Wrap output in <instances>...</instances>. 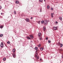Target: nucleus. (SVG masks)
<instances>
[{
    "label": "nucleus",
    "instance_id": "obj_36",
    "mask_svg": "<svg viewBox=\"0 0 63 63\" xmlns=\"http://www.w3.org/2000/svg\"><path fill=\"white\" fill-rule=\"evenodd\" d=\"M40 12H42V10H40Z\"/></svg>",
    "mask_w": 63,
    "mask_h": 63
},
{
    "label": "nucleus",
    "instance_id": "obj_7",
    "mask_svg": "<svg viewBox=\"0 0 63 63\" xmlns=\"http://www.w3.org/2000/svg\"><path fill=\"white\" fill-rule=\"evenodd\" d=\"M57 28L55 27H53V29L54 30H56Z\"/></svg>",
    "mask_w": 63,
    "mask_h": 63
},
{
    "label": "nucleus",
    "instance_id": "obj_22",
    "mask_svg": "<svg viewBox=\"0 0 63 63\" xmlns=\"http://www.w3.org/2000/svg\"><path fill=\"white\" fill-rule=\"evenodd\" d=\"M14 14H15V15H16V11H14Z\"/></svg>",
    "mask_w": 63,
    "mask_h": 63
},
{
    "label": "nucleus",
    "instance_id": "obj_34",
    "mask_svg": "<svg viewBox=\"0 0 63 63\" xmlns=\"http://www.w3.org/2000/svg\"><path fill=\"white\" fill-rule=\"evenodd\" d=\"M56 23H58V22L57 21L56 22Z\"/></svg>",
    "mask_w": 63,
    "mask_h": 63
},
{
    "label": "nucleus",
    "instance_id": "obj_37",
    "mask_svg": "<svg viewBox=\"0 0 63 63\" xmlns=\"http://www.w3.org/2000/svg\"><path fill=\"white\" fill-rule=\"evenodd\" d=\"M1 15H3V13H1Z\"/></svg>",
    "mask_w": 63,
    "mask_h": 63
},
{
    "label": "nucleus",
    "instance_id": "obj_23",
    "mask_svg": "<svg viewBox=\"0 0 63 63\" xmlns=\"http://www.w3.org/2000/svg\"><path fill=\"white\" fill-rule=\"evenodd\" d=\"M7 44H10V41H8L7 42Z\"/></svg>",
    "mask_w": 63,
    "mask_h": 63
},
{
    "label": "nucleus",
    "instance_id": "obj_18",
    "mask_svg": "<svg viewBox=\"0 0 63 63\" xmlns=\"http://www.w3.org/2000/svg\"><path fill=\"white\" fill-rule=\"evenodd\" d=\"M41 46V44H39L38 46V47H40Z\"/></svg>",
    "mask_w": 63,
    "mask_h": 63
},
{
    "label": "nucleus",
    "instance_id": "obj_17",
    "mask_svg": "<svg viewBox=\"0 0 63 63\" xmlns=\"http://www.w3.org/2000/svg\"><path fill=\"white\" fill-rule=\"evenodd\" d=\"M15 49H13V52H15Z\"/></svg>",
    "mask_w": 63,
    "mask_h": 63
},
{
    "label": "nucleus",
    "instance_id": "obj_21",
    "mask_svg": "<svg viewBox=\"0 0 63 63\" xmlns=\"http://www.w3.org/2000/svg\"><path fill=\"white\" fill-rule=\"evenodd\" d=\"M6 59V58H4L3 59V60L4 61H5V60Z\"/></svg>",
    "mask_w": 63,
    "mask_h": 63
},
{
    "label": "nucleus",
    "instance_id": "obj_26",
    "mask_svg": "<svg viewBox=\"0 0 63 63\" xmlns=\"http://www.w3.org/2000/svg\"><path fill=\"white\" fill-rule=\"evenodd\" d=\"M35 49H36V50L37 49H38V47H35Z\"/></svg>",
    "mask_w": 63,
    "mask_h": 63
},
{
    "label": "nucleus",
    "instance_id": "obj_12",
    "mask_svg": "<svg viewBox=\"0 0 63 63\" xmlns=\"http://www.w3.org/2000/svg\"><path fill=\"white\" fill-rule=\"evenodd\" d=\"M59 19H60V20H62V18L61 17H59Z\"/></svg>",
    "mask_w": 63,
    "mask_h": 63
},
{
    "label": "nucleus",
    "instance_id": "obj_39",
    "mask_svg": "<svg viewBox=\"0 0 63 63\" xmlns=\"http://www.w3.org/2000/svg\"><path fill=\"white\" fill-rule=\"evenodd\" d=\"M40 60L41 61V60H42V59H40Z\"/></svg>",
    "mask_w": 63,
    "mask_h": 63
},
{
    "label": "nucleus",
    "instance_id": "obj_19",
    "mask_svg": "<svg viewBox=\"0 0 63 63\" xmlns=\"http://www.w3.org/2000/svg\"><path fill=\"white\" fill-rule=\"evenodd\" d=\"M3 28V26H0V28Z\"/></svg>",
    "mask_w": 63,
    "mask_h": 63
},
{
    "label": "nucleus",
    "instance_id": "obj_9",
    "mask_svg": "<svg viewBox=\"0 0 63 63\" xmlns=\"http://www.w3.org/2000/svg\"><path fill=\"white\" fill-rule=\"evenodd\" d=\"M30 36L31 37V38H32V39H33V36L32 35H30Z\"/></svg>",
    "mask_w": 63,
    "mask_h": 63
},
{
    "label": "nucleus",
    "instance_id": "obj_41",
    "mask_svg": "<svg viewBox=\"0 0 63 63\" xmlns=\"http://www.w3.org/2000/svg\"><path fill=\"white\" fill-rule=\"evenodd\" d=\"M0 1H1V0H0Z\"/></svg>",
    "mask_w": 63,
    "mask_h": 63
},
{
    "label": "nucleus",
    "instance_id": "obj_33",
    "mask_svg": "<svg viewBox=\"0 0 63 63\" xmlns=\"http://www.w3.org/2000/svg\"><path fill=\"white\" fill-rule=\"evenodd\" d=\"M2 9V6H0V9Z\"/></svg>",
    "mask_w": 63,
    "mask_h": 63
},
{
    "label": "nucleus",
    "instance_id": "obj_28",
    "mask_svg": "<svg viewBox=\"0 0 63 63\" xmlns=\"http://www.w3.org/2000/svg\"><path fill=\"white\" fill-rule=\"evenodd\" d=\"M39 39L40 40H41L42 39V37H40L39 38Z\"/></svg>",
    "mask_w": 63,
    "mask_h": 63
},
{
    "label": "nucleus",
    "instance_id": "obj_4",
    "mask_svg": "<svg viewBox=\"0 0 63 63\" xmlns=\"http://www.w3.org/2000/svg\"><path fill=\"white\" fill-rule=\"evenodd\" d=\"M25 20L27 22H29V19L28 18H27L26 19H25Z\"/></svg>",
    "mask_w": 63,
    "mask_h": 63
},
{
    "label": "nucleus",
    "instance_id": "obj_15",
    "mask_svg": "<svg viewBox=\"0 0 63 63\" xmlns=\"http://www.w3.org/2000/svg\"><path fill=\"white\" fill-rule=\"evenodd\" d=\"M44 21H43V20L41 22V23H42V24L44 23H45Z\"/></svg>",
    "mask_w": 63,
    "mask_h": 63
},
{
    "label": "nucleus",
    "instance_id": "obj_29",
    "mask_svg": "<svg viewBox=\"0 0 63 63\" xmlns=\"http://www.w3.org/2000/svg\"><path fill=\"white\" fill-rule=\"evenodd\" d=\"M51 10H53V8H51Z\"/></svg>",
    "mask_w": 63,
    "mask_h": 63
},
{
    "label": "nucleus",
    "instance_id": "obj_42",
    "mask_svg": "<svg viewBox=\"0 0 63 63\" xmlns=\"http://www.w3.org/2000/svg\"><path fill=\"white\" fill-rule=\"evenodd\" d=\"M44 0L45 1V0Z\"/></svg>",
    "mask_w": 63,
    "mask_h": 63
},
{
    "label": "nucleus",
    "instance_id": "obj_43",
    "mask_svg": "<svg viewBox=\"0 0 63 63\" xmlns=\"http://www.w3.org/2000/svg\"><path fill=\"white\" fill-rule=\"evenodd\" d=\"M1 63V62H0V63Z\"/></svg>",
    "mask_w": 63,
    "mask_h": 63
},
{
    "label": "nucleus",
    "instance_id": "obj_25",
    "mask_svg": "<svg viewBox=\"0 0 63 63\" xmlns=\"http://www.w3.org/2000/svg\"><path fill=\"white\" fill-rule=\"evenodd\" d=\"M3 36V34H1L0 35V37H2Z\"/></svg>",
    "mask_w": 63,
    "mask_h": 63
},
{
    "label": "nucleus",
    "instance_id": "obj_27",
    "mask_svg": "<svg viewBox=\"0 0 63 63\" xmlns=\"http://www.w3.org/2000/svg\"><path fill=\"white\" fill-rule=\"evenodd\" d=\"M48 43H50L51 42V41L50 40H49L48 41Z\"/></svg>",
    "mask_w": 63,
    "mask_h": 63
},
{
    "label": "nucleus",
    "instance_id": "obj_38",
    "mask_svg": "<svg viewBox=\"0 0 63 63\" xmlns=\"http://www.w3.org/2000/svg\"><path fill=\"white\" fill-rule=\"evenodd\" d=\"M62 58H63V56H62Z\"/></svg>",
    "mask_w": 63,
    "mask_h": 63
},
{
    "label": "nucleus",
    "instance_id": "obj_8",
    "mask_svg": "<svg viewBox=\"0 0 63 63\" xmlns=\"http://www.w3.org/2000/svg\"><path fill=\"white\" fill-rule=\"evenodd\" d=\"M19 3V1L18 0H16V4H18Z\"/></svg>",
    "mask_w": 63,
    "mask_h": 63
},
{
    "label": "nucleus",
    "instance_id": "obj_16",
    "mask_svg": "<svg viewBox=\"0 0 63 63\" xmlns=\"http://www.w3.org/2000/svg\"><path fill=\"white\" fill-rule=\"evenodd\" d=\"M38 24H40V22H41V21H39L37 22Z\"/></svg>",
    "mask_w": 63,
    "mask_h": 63
},
{
    "label": "nucleus",
    "instance_id": "obj_3",
    "mask_svg": "<svg viewBox=\"0 0 63 63\" xmlns=\"http://www.w3.org/2000/svg\"><path fill=\"white\" fill-rule=\"evenodd\" d=\"M13 56L14 58H16V55L15 53H13Z\"/></svg>",
    "mask_w": 63,
    "mask_h": 63
},
{
    "label": "nucleus",
    "instance_id": "obj_32",
    "mask_svg": "<svg viewBox=\"0 0 63 63\" xmlns=\"http://www.w3.org/2000/svg\"><path fill=\"white\" fill-rule=\"evenodd\" d=\"M46 39L47 40H48V37H46Z\"/></svg>",
    "mask_w": 63,
    "mask_h": 63
},
{
    "label": "nucleus",
    "instance_id": "obj_20",
    "mask_svg": "<svg viewBox=\"0 0 63 63\" xmlns=\"http://www.w3.org/2000/svg\"><path fill=\"white\" fill-rule=\"evenodd\" d=\"M62 46H63V44H60V47H62Z\"/></svg>",
    "mask_w": 63,
    "mask_h": 63
},
{
    "label": "nucleus",
    "instance_id": "obj_10",
    "mask_svg": "<svg viewBox=\"0 0 63 63\" xmlns=\"http://www.w3.org/2000/svg\"><path fill=\"white\" fill-rule=\"evenodd\" d=\"M38 36L39 37H40L41 36V33H39L38 34Z\"/></svg>",
    "mask_w": 63,
    "mask_h": 63
},
{
    "label": "nucleus",
    "instance_id": "obj_1",
    "mask_svg": "<svg viewBox=\"0 0 63 63\" xmlns=\"http://www.w3.org/2000/svg\"><path fill=\"white\" fill-rule=\"evenodd\" d=\"M36 55H35V56L37 58V59H38L39 58V57L37 56V55H38V53L37 52V51H36Z\"/></svg>",
    "mask_w": 63,
    "mask_h": 63
},
{
    "label": "nucleus",
    "instance_id": "obj_31",
    "mask_svg": "<svg viewBox=\"0 0 63 63\" xmlns=\"http://www.w3.org/2000/svg\"><path fill=\"white\" fill-rule=\"evenodd\" d=\"M45 29H46V28H44L43 29V30H44V31H45Z\"/></svg>",
    "mask_w": 63,
    "mask_h": 63
},
{
    "label": "nucleus",
    "instance_id": "obj_2",
    "mask_svg": "<svg viewBox=\"0 0 63 63\" xmlns=\"http://www.w3.org/2000/svg\"><path fill=\"white\" fill-rule=\"evenodd\" d=\"M44 21L45 25H47V24H48V23H47V22H48L47 20H44Z\"/></svg>",
    "mask_w": 63,
    "mask_h": 63
},
{
    "label": "nucleus",
    "instance_id": "obj_14",
    "mask_svg": "<svg viewBox=\"0 0 63 63\" xmlns=\"http://www.w3.org/2000/svg\"><path fill=\"white\" fill-rule=\"evenodd\" d=\"M27 38L28 39V40H29V39L30 40L31 38L29 37V36H27Z\"/></svg>",
    "mask_w": 63,
    "mask_h": 63
},
{
    "label": "nucleus",
    "instance_id": "obj_24",
    "mask_svg": "<svg viewBox=\"0 0 63 63\" xmlns=\"http://www.w3.org/2000/svg\"><path fill=\"white\" fill-rule=\"evenodd\" d=\"M47 9H49V6L48 5V6H47Z\"/></svg>",
    "mask_w": 63,
    "mask_h": 63
},
{
    "label": "nucleus",
    "instance_id": "obj_5",
    "mask_svg": "<svg viewBox=\"0 0 63 63\" xmlns=\"http://www.w3.org/2000/svg\"><path fill=\"white\" fill-rule=\"evenodd\" d=\"M4 45H3V43L1 42V44L0 46L1 47H3Z\"/></svg>",
    "mask_w": 63,
    "mask_h": 63
},
{
    "label": "nucleus",
    "instance_id": "obj_30",
    "mask_svg": "<svg viewBox=\"0 0 63 63\" xmlns=\"http://www.w3.org/2000/svg\"><path fill=\"white\" fill-rule=\"evenodd\" d=\"M39 1L40 2H41L43 1V0H39Z\"/></svg>",
    "mask_w": 63,
    "mask_h": 63
},
{
    "label": "nucleus",
    "instance_id": "obj_40",
    "mask_svg": "<svg viewBox=\"0 0 63 63\" xmlns=\"http://www.w3.org/2000/svg\"><path fill=\"white\" fill-rule=\"evenodd\" d=\"M32 18H33V17H31V19H32Z\"/></svg>",
    "mask_w": 63,
    "mask_h": 63
},
{
    "label": "nucleus",
    "instance_id": "obj_11",
    "mask_svg": "<svg viewBox=\"0 0 63 63\" xmlns=\"http://www.w3.org/2000/svg\"><path fill=\"white\" fill-rule=\"evenodd\" d=\"M53 13H51V16L52 18H53Z\"/></svg>",
    "mask_w": 63,
    "mask_h": 63
},
{
    "label": "nucleus",
    "instance_id": "obj_6",
    "mask_svg": "<svg viewBox=\"0 0 63 63\" xmlns=\"http://www.w3.org/2000/svg\"><path fill=\"white\" fill-rule=\"evenodd\" d=\"M30 48L31 49L32 48V44L30 45Z\"/></svg>",
    "mask_w": 63,
    "mask_h": 63
},
{
    "label": "nucleus",
    "instance_id": "obj_35",
    "mask_svg": "<svg viewBox=\"0 0 63 63\" xmlns=\"http://www.w3.org/2000/svg\"><path fill=\"white\" fill-rule=\"evenodd\" d=\"M59 45H60V43L59 42Z\"/></svg>",
    "mask_w": 63,
    "mask_h": 63
},
{
    "label": "nucleus",
    "instance_id": "obj_13",
    "mask_svg": "<svg viewBox=\"0 0 63 63\" xmlns=\"http://www.w3.org/2000/svg\"><path fill=\"white\" fill-rule=\"evenodd\" d=\"M44 49V48H40V50H41V51H42Z\"/></svg>",
    "mask_w": 63,
    "mask_h": 63
}]
</instances>
